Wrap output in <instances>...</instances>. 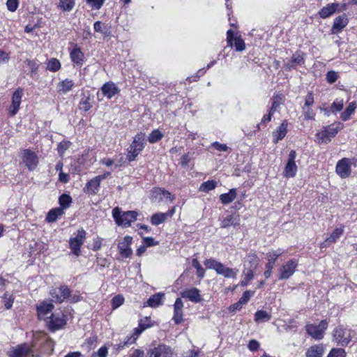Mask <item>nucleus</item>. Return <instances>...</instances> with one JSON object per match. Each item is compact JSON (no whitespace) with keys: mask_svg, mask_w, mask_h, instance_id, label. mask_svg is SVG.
<instances>
[{"mask_svg":"<svg viewBox=\"0 0 357 357\" xmlns=\"http://www.w3.org/2000/svg\"><path fill=\"white\" fill-rule=\"evenodd\" d=\"M71 145V143L68 141H63L58 144L57 151L58 153L62 155L63 153L68 150Z\"/></svg>","mask_w":357,"mask_h":357,"instance_id":"obj_54","label":"nucleus"},{"mask_svg":"<svg viewBox=\"0 0 357 357\" xmlns=\"http://www.w3.org/2000/svg\"><path fill=\"white\" fill-rule=\"evenodd\" d=\"M239 216L238 215H229L225 217L221 222L222 228H227L230 226H236L239 225Z\"/></svg>","mask_w":357,"mask_h":357,"instance_id":"obj_31","label":"nucleus"},{"mask_svg":"<svg viewBox=\"0 0 357 357\" xmlns=\"http://www.w3.org/2000/svg\"><path fill=\"white\" fill-rule=\"evenodd\" d=\"M254 294V291H245L242 296L240 298L239 301L243 305L245 304L250 299L251 296Z\"/></svg>","mask_w":357,"mask_h":357,"instance_id":"obj_58","label":"nucleus"},{"mask_svg":"<svg viewBox=\"0 0 357 357\" xmlns=\"http://www.w3.org/2000/svg\"><path fill=\"white\" fill-rule=\"evenodd\" d=\"M20 157L22 162L29 171L35 170L39 163L37 154L30 149H23L20 151Z\"/></svg>","mask_w":357,"mask_h":357,"instance_id":"obj_5","label":"nucleus"},{"mask_svg":"<svg viewBox=\"0 0 357 357\" xmlns=\"http://www.w3.org/2000/svg\"><path fill=\"white\" fill-rule=\"evenodd\" d=\"M305 54L301 51L296 52L291 59H286L284 61V68L286 70H291L292 69H295L298 66H302L304 64Z\"/></svg>","mask_w":357,"mask_h":357,"instance_id":"obj_11","label":"nucleus"},{"mask_svg":"<svg viewBox=\"0 0 357 357\" xmlns=\"http://www.w3.org/2000/svg\"><path fill=\"white\" fill-rule=\"evenodd\" d=\"M56 291L60 292V296H59V299L60 301H62V302L65 299H68L70 297V290L66 285L61 286L59 288H58V290Z\"/></svg>","mask_w":357,"mask_h":357,"instance_id":"obj_44","label":"nucleus"},{"mask_svg":"<svg viewBox=\"0 0 357 357\" xmlns=\"http://www.w3.org/2000/svg\"><path fill=\"white\" fill-rule=\"evenodd\" d=\"M348 24V19L346 15H342L337 17L333 22L332 27L333 33H337L340 32Z\"/></svg>","mask_w":357,"mask_h":357,"instance_id":"obj_25","label":"nucleus"},{"mask_svg":"<svg viewBox=\"0 0 357 357\" xmlns=\"http://www.w3.org/2000/svg\"><path fill=\"white\" fill-rule=\"evenodd\" d=\"M227 41L229 46L234 45L235 49L238 52L243 51L245 49V44L241 37L234 36V32L229 29L227 32Z\"/></svg>","mask_w":357,"mask_h":357,"instance_id":"obj_17","label":"nucleus"},{"mask_svg":"<svg viewBox=\"0 0 357 357\" xmlns=\"http://www.w3.org/2000/svg\"><path fill=\"white\" fill-rule=\"evenodd\" d=\"M163 135L159 130H154L151 132V133L148 137V140L150 143H155L160 141Z\"/></svg>","mask_w":357,"mask_h":357,"instance_id":"obj_47","label":"nucleus"},{"mask_svg":"<svg viewBox=\"0 0 357 357\" xmlns=\"http://www.w3.org/2000/svg\"><path fill=\"white\" fill-rule=\"evenodd\" d=\"M342 128L341 123H333L324 128L323 130L317 134L318 139L321 143H328L331 139Z\"/></svg>","mask_w":357,"mask_h":357,"instance_id":"obj_4","label":"nucleus"},{"mask_svg":"<svg viewBox=\"0 0 357 357\" xmlns=\"http://www.w3.org/2000/svg\"><path fill=\"white\" fill-rule=\"evenodd\" d=\"M93 29H94L95 31H96V32L106 33V31H105V26L103 27V24L100 21H97L94 23Z\"/></svg>","mask_w":357,"mask_h":357,"instance_id":"obj_63","label":"nucleus"},{"mask_svg":"<svg viewBox=\"0 0 357 357\" xmlns=\"http://www.w3.org/2000/svg\"><path fill=\"white\" fill-rule=\"evenodd\" d=\"M327 327L328 322L326 320H322L319 325L312 324H307L305 329L309 335L315 340H319L324 337V333Z\"/></svg>","mask_w":357,"mask_h":357,"instance_id":"obj_9","label":"nucleus"},{"mask_svg":"<svg viewBox=\"0 0 357 357\" xmlns=\"http://www.w3.org/2000/svg\"><path fill=\"white\" fill-rule=\"evenodd\" d=\"M149 327H150V325L148 324H145L143 322L142 320L140 321L139 324V326L138 328H136L135 329V333H134V335L133 336H135V337H136V339L137 338V337L144 331L146 330V328H148Z\"/></svg>","mask_w":357,"mask_h":357,"instance_id":"obj_52","label":"nucleus"},{"mask_svg":"<svg viewBox=\"0 0 357 357\" xmlns=\"http://www.w3.org/2000/svg\"><path fill=\"white\" fill-rule=\"evenodd\" d=\"M351 161L349 158H344L339 160L336 165V173L342 178H346L351 174Z\"/></svg>","mask_w":357,"mask_h":357,"instance_id":"obj_12","label":"nucleus"},{"mask_svg":"<svg viewBox=\"0 0 357 357\" xmlns=\"http://www.w3.org/2000/svg\"><path fill=\"white\" fill-rule=\"evenodd\" d=\"M314 104V96L312 92H309L305 98V106L309 107Z\"/></svg>","mask_w":357,"mask_h":357,"instance_id":"obj_64","label":"nucleus"},{"mask_svg":"<svg viewBox=\"0 0 357 357\" xmlns=\"http://www.w3.org/2000/svg\"><path fill=\"white\" fill-rule=\"evenodd\" d=\"M100 185V181L96 178V177H94L89 182H87L85 188H84V190L87 194L96 195L99 190Z\"/></svg>","mask_w":357,"mask_h":357,"instance_id":"obj_26","label":"nucleus"},{"mask_svg":"<svg viewBox=\"0 0 357 357\" xmlns=\"http://www.w3.org/2000/svg\"><path fill=\"white\" fill-rule=\"evenodd\" d=\"M283 253V251L281 249H278L277 250H273L267 253V259L268 263L266 265V271L264 272V276L266 279H268L272 272V269L273 268L275 260Z\"/></svg>","mask_w":357,"mask_h":357,"instance_id":"obj_14","label":"nucleus"},{"mask_svg":"<svg viewBox=\"0 0 357 357\" xmlns=\"http://www.w3.org/2000/svg\"><path fill=\"white\" fill-rule=\"evenodd\" d=\"M132 238L130 236H126L118 244V249L119 253L126 258L130 257L132 254V250L130 248Z\"/></svg>","mask_w":357,"mask_h":357,"instance_id":"obj_16","label":"nucleus"},{"mask_svg":"<svg viewBox=\"0 0 357 357\" xmlns=\"http://www.w3.org/2000/svg\"><path fill=\"white\" fill-rule=\"evenodd\" d=\"M23 96V89L18 88L13 94L12 103L10 107V114L11 116H14L17 114L19 110L20 105Z\"/></svg>","mask_w":357,"mask_h":357,"instance_id":"obj_18","label":"nucleus"},{"mask_svg":"<svg viewBox=\"0 0 357 357\" xmlns=\"http://www.w3.org/2000/svg\"><path fill=\"white\" fill-rule=\"evenodd\" d=\"M112 215L119 226L128 227L137 220L138 213L135 211L121 212L118 207L112 210Z\"/></svg>","mask_w":357,"mask_h":357,"instance_id":"obj_1","label":"nucleus"},{"mask_svg":"<svg viewBox=\"0 0 357 357\" xmlns=\"http://www.w3.org/2000/svg\"><path fill=\"white\" fill-rule=\"evenodd\" d=\"M192 265L197 270L196 274L198 278H202L204 277L205 271L200 265L199 261L197 259H194L192 261Z\"/></svg>","mask_w":357,"mask_h":357,"instance_id":"obj_50","label":"nucleus"},{"mask_svg":"<svg viewBox=\"0 0 357 357\" xmlns=\"http://www.w3.org/2000/svg\"><path fill=\"white\" fill-rule=\"evenodd\" d=\"M162 296L163 294H156L151 296L147 301L148 305L153 307L159 306L160 305H161V300Z\"/></svg>","mask_w":357,"mask_h":357,"instance_id":"obj_43","label":"nucleus"},{"mask_svg":"<svg viewBox=\"0 0 357 357\" xmlns=\"http://www.w3.org/2000/svg\"><path fill=\"white\" fill-rule=\"evenodd\" d=\"M346 353L344 351V349L341 348H334L332 349L328 354L327 357H345Z\"/></svg>","mask_w":357,"mask_h":357,"instance_id":"obj_51","label":"nucleus"},{"mask_svg":"<svg viewBox=\"0 0 357 357\" xmlns=\"http://www.w3.org/2000/svg\"><path fill=\"white\" fill-rule=\"evenodd\" d=\"M63 213V208H61L60 207L53 208L48 212L47 217H46V220L48 222H54L57 220V218L59 216L62 215Z\"/></svg>","mask_w":357,"mask_h":357,"instance_id":"obj_37","label":"nucleus"},{"mask_svg":"<svg viewBox=\"0 0 357 357\" xmlns=\"http://www.w3.org/2000/svg\"><path fill=\"white\" fill-rule=\"evenodd\" d=\"M165 195H169V192L162 188H155L152 190L151 199L153 202H160Z\"/></svg>","mask_w":357,"mask_h":357,"instance_id":"obj_35","label":"nucleus"},{"mask_svg":"<svg viewBox=\"0 0 357 357\" xmlns=\"http://www.w3.org/2000/svg\"><path fill=\"white\" fill-rule=\"evenodd\" d=\"M259 261L258 257L255 253L249 254L245 261V268L255 271L258 266Z\"/></svg>","mask_w":357,"mask_h":357,"instance_id":"obj_27","label":"nucleus"},{"mask_svg":"<svg viewBox=\"0 0 357 357\" xmlns=\"http://www.w3.org/2000/svg\"><path fill=\"white\" fill-rule=\"evenodd\" d=\"M183 303L180 298H177L174 305V317L173 320L175 324H178L183 321Z\"/></svg>","mask_w":357,"mask_h":357,"instance_id":"obj_23","label":"nucleus"},{"mask_svg":"<svg viewBox=\"0 0 357 357\" xmlns=\"http://www.w3.org/2000/svg\"><path fill=\"white\" fill-rule=\"evenodd\" d=\"M181 295L183 298H186L195 303H199L202 300L200 291L195 287L185 289L181 293Z\"/></svg>","mask_w":357,"mask_h":357,"instance_id":"obj_21","label":"nucleus"},{"mask_svg":"<svg viewBox=\"0 0 357 357\" xmlns=\"http://www.w3.org/2000/svg\"><path fill=\"white\" fill-rule=\"evenodd\" d=\"M48 321V327L51 331H56L66 324L65 315L62 312L51 313Z\"/></svg>","mask_w":357,"mask_h":357,"instance_id":"obj_10","label":"nucleus"},{"mask_svg":"<svg viewBox=\"0 0 357 357\" xmlns=\"http://www.w3.org/2000/svg\"><path fill=\"white\" fill-rule=\"evenodd\" d=\"M59 203L61 206L60 208H63V210L64 208H68L72 203V198L67 194H63L59 197Z\"/></svg>","mask_w":357,"mask_h":357,"instance_id":"obj_42","label":"nucleus"},{"mask_svg":"<svg viewBox=\"0 0 357 357\" xmlns=\"http://www.w3.org/2000/svg\"><path fill=\"white\" fill-rule=\"evenodd\" d=\"M236 190L235 188H232L229 190L227 193L222 194L220 196V200L225 205L229 204L236 199Z\"/></svg>","mask_w":357,"mask_h":357,"instance_id":"obj_34","label":"nucleus"},{"mask_svg":"<svg viewBox=\"0 0 357 357\" xmlns=\"http://www.w3.org/2000/svg\"><path fill=\"white\" fill-rule=\"evenodd\" d=\"M143 243L146 247H151L158 245V242L155 241L152 237H145L143 238Z\"/></svg>","mask_w":357,"mask_h":357,"instance_id":"obj_61","label":"nucleus"},{"mask_svg":"<svg viewBox=\"0 0 357 357\" xmlns=\"http://www.w3.org/2000/svg\"><path fill=\"white\" fill-rule=\"evenodd\" d=\"M297 172V166L295 162H287L284 170L285 177H294Z\"/></svg>","mask_w":357,"mask_h":357,"instance_id":"obj_38","label":"nucleus"},{"mask_svg":"<svg viewBox=\"0 0 357 357\" xmlns=\"http://www.w3.org/2000/svg\"><path fill=\"white\" fill-rule=\"evenodd\" d=\"M149 357H172V349L165 345L160 344L148 351Z\"/></svg>","mask_w":357,"mask_h":357,"instance_id":"obj_15","label":"nucleus"},{"mask_svg":"<svg viewBox=\"0 0 357 357\" xmlns=\"http://www.w3.org/2000/svg\"><path fill=\"white\" fill-rule=\"evenodd\" d=\"M344 107V102L343 100H336L333 102V103L331 105V110L333 112H340L343 109Z\"/></svg>","mask_w":357,"mask_h":357,"instance_id":"obj_56","label":"nucleus"},{"mask_svg":"<svg viewBox=\"0 0 357 357\" xmlns=\"http://www.w3.org/2000/svg\"><path fill=\"white\" fill-rule=\"evenodd\" d=\"M124 302V298L121 295H117L114 296L112 300V307L114 309H116L119 307H120Z\"/></svg>","mask_w":357,"mask_h":357,"instance_id":"obj_55","label":"nucleus"},{"mask_svg":"<svg viewBox=\"0 0 357 357\" xmlns=\"http://www.w3.org/2000/svg\"><path fill=\"white\" fill-rule=\"evenodd\" d=\"M100 90L102 94L108 99L112 98L120 92L119 88L112 82L105 83Z\"/></svg>","mask_w":357,"mask_h":357,"instance_id":"obj_20","label":"nucleus"},{"mask_svg":"<svg viewBox=\"0 0 357 357\" xmlns=\"http://www.w3.org/2000/svg\"><path fill=\"white\" fill-rule=\"evenodd\" d=\"M33 345L22 344L8 351V357H33Z\"/></svg>","mask_w":357,"mask_h":357,"instance_id":"obj_8","label":"nucleus"},{"mask_svg":"<svg viewBox=\"0 0 357 357\" xmlns=\"http://www.w3.org/2000/svg\"><path fill=\"white\" fill-rule=\"evenodd\" d=\"M135 340H136V337H135L134 336L129 337H128L126 341H124V342H120L119 344H118L116 345V349L119 350L122 349L127 344H132L133 342H135Z\"/></svg>","mask_w":357,"mask_h":357,"instance_id":"obj_59","label":"nucleus"},{"mask_svg":"<svg viewBox=\"0 0 357 357\" xmlns=\"http://www.w3.org/2000/svg\"><path fill=\"white\" fill-rule=\"evenodd\" d=\"M29 66V69L32 73H36L38 68V65L34 61L29 59H26L24 61Z\"/></svg>","mask_w":357,"mask_h":357,"instance_id":"obj_62","label":"nucleus"},{"mask_svg":"<svg viewBox=\"0 0 357 357\" xmlns=\"http://www.w3.org/2000/svg\"><path fill=\"white\" fill-rule=\"evenodd\" d=\"M54 305L50 302H43L37 307L38 317L40 319H49V314H51Z\"/></svg>","mask_w":357,"mask_h":357,"instance_id":"obj_22","label":"nucleus"},{"mask_svg":"<svg viewBox=\"0 0 357 357\" xmlns=\"http://www.w3.org/2000/svg\"><path fill=\"white\" fill-rule=\"evenodd\" d=\"M175 213V207H172L166 213H156L151 218V222L153 225H159L165 222L168 218H171Z\"/></svg>","mask_w":357,"mask_h":357,"instance_id":"obj_19","label":"nucleus"},{"mask_svg":"<svg viewBox=\"0 0 357 357\" xmlns=\"http://www.w3.org/2000/svg\"><path fill=\"white\" fill-rule=\"evenodd\" d=\"M86 238V231L83 228H80L77 231V234L75 237L70 238L69 240V247L73 254L76 256H79L81 252V247L84 244Z\"/></svg>","mask_w":357,"mask_h":357,"instance_id":"obj_7","label":"nucleus"},{"mask_svg":"<svg viewBox=\"0 0 357 357\" xmlns=\"http://www.w3.org/2000/svg\"><path fill=\"white\" fill-rule=\"evenodd\" d=\"M70 59L73 62L78 66H82L84 54L81 50L75 46L70 52Z\"/></svg>","mask_w":357,"mask_h":357,"instance_id":"obj_29","label":"nucleus"},{"mask_svg":"<svg viewBox=\"0 0 357 357\" xmlns=\"http://www.w3.org/2000/svg\"><path fill=\"white\" fill-rule=\"evenodd\" d=\"M75 5V0H59L57 7L63 12H70Z\"/></svg>","mask_w":357,"mask_h":357,"instance_id":"obj_36","label":"nucleus"},{"mask_svg":"<svg viewBox=\"0 0 357 357\" xmlns=\"http://www.w3.org/2000/svg\"><path fill=\"white\" fill-rule=\"evenodd\" d=\"M333 339L337 344L347 346L351 340V331L343 326H339L333 331Z\"/></svg>","mask_w":357,"mask_h":357,"instance_id":"obj_6","label":"nucleus"},{"mask_svg":"<svg viewBox=\"0 0 357 357\" xmlns=\"http://www.w3.org/2000/svg\"><path fill=\"white\" fill-rule=\"evenodd\" d=\"M287 132V123L286 121H284L279 128L273 132V135L275 137L274 142L277 143L279 140L282 139Z\"/></svg>","mask_w":357,"mask_h":357,"instance_id":"obj_28","label":"nucleus"},{"mask_svg":"<svg viewBox=\"0 0 357 357\" xmlns=\"http://www.w3.org/2000/svg\"><path fill=\"white\" fill-rule=\"evenodd\" d=\"M3 301L4 303V306L6 309H10L13 306V303L14 301V296L8 292H6L3 297Z\"/></svg>","mask_w":357,"mask_h":357,"instance_id":"obj_49","label":"nucleus"},{"mask_svg":"<svg viewBox=\"0 0 357 357\" xmlns=\"http://www.w3.org/2000/svg\"><path fill=\"white\" fill-rule=\"evenodd\" d=\"M217 182L214 180H209L201 184L199 190L201 192H208L215 189L217 186Z\"/></svg>","mask_w":357,"mask_h":357,"instance_id":"obj_41","label":"nucleus"},{"mask_svg":"<svg viewBox=\"0 0 357 357\" xmlns=\"http://www.w3.org/2000/svg\"><path fill=\"white\" fill-rule=\"evenodd\" d=\"M92 107L89 96H84L79 102V108L84 112L89 111Z\"/></svg>","mask_w":357,"mask_h":357,"instance_id":"obj_46","label":"nucleus"},{"mask_svg":"<svg viewBox=\"0 0 357 357\" xmlns=\"http://www.w3.org/2000/svg\"><path fill=\"white\" fill-rule=\"evenodd\" d=\"M6 6H7L8 9L10 11L14 12L17 8L18 1L17 0H7Z\"/></svg>","mask_w":357,"mask_h":357,"instance_id":"obj_60","label":"nucleus"},{"mask_svg":"<svg viewBox=\"0 0 357 357\" xmlns=\"http://www.w3.org/2000/svg\"><path fill=\"white\" fill-rule=\"evenodd\" d=\"M204 265L207 268L215 270L218 275L226 278H236L238 272V270L226 267L221 262L213 259H206Z\"/></svg>","mask_w":357,"mask_h":357,"instance_id":"obj_2","label":"nucleus"},{"mask_svg":"<svg viewBox=\"0 0 357 357\" xmlns=\"http://www.w3.org/2000/svg\"><path fill=\"white\" fill-rule=\"evenodd\" d=\"M337 78L338 75L335 71L330 70L326 74V80L330 84L335 82Z\"/></svg>","mask_w":357,"mask_h":357,"instance_id":"obj_57","label":"nucleus"},{"mask_svg":"<svg viewBox=\"0 0 357 357\" xmlns=\"http://www.w3.org/2000/svg\"><path fill=\"white\" fill-rule=\"evenodd\" d=\"M356 108V103L355 102H350L346 109L342 113L341 119L344 121L349 120Z\"/></svg>","mask_w":357,"mask_h":357,"instance_id":"obj_39","label":"nucleus"},{"mask_svg":"<svg viewBox=\"0 0 357 357\" xmlns=\"http://www.w3.org/2000/svg\"><path fill=\"white\" fill-rule=\"evenodd\" d=\"M343 227L336 228L333 233L320 245L321 248H326L331 243H335L337 240L343 234Z\"/></svg>","mask_w":357,"mask_h":357,"instance_id":"obj_24","label":"nucleus"},{"mask_svg":"<svg viewBox=\"0 0 357 357\" xmlns=\"http://www.w3.org/2000/svg\"><path fill=\"white\" fill-rule=\"evenodd\" d=\"M297 266L298 262L296 259H291L288 261L280 268V274L278 278L279 280H283L289 278L294 273Z\"/></svg>","mask_w":357,"mask_h":357,"instance_id":"obj_13","label":"nucleus"},{"mask_svg":"<svg viewBox=\"0 0 357 357\" xmlns=\"http://www.w3.org/2000/svg\"><path fill=\"white\" fill-rule=\"evenodd\" d=\"M61 68V63L56 59H51L47 66V68L52 72H56Z\"/></svg>","mask_w":357,"mask_h":357,"instance_id":"obj_48","label":"nucleus"},{"mask_svg":"<svg viewBox=\"0 0 357 357\" xmlns=\"http://www.w3.org/2000/svg\"><path fill=\"white\" fill-rule=\"evenodd\" d=\"M74 82L72 79H66L58 84V92L59 93H66L72 90Z\"/></svg>","mask_w":357,"mask_h":357,"instance_id":"obj_33","label":"nucleus"},{"mask_svg":"<svg viewBox=\"0 0 357 357\" xmlns=\"http://www.w3.org/2000/svg\"><path fill=\"white\" fill-rule=\"evenodd\" d=\"M271 315L264 310H258L255 314V321L256 322H265L271 319Z\"/></svg>","mask_w":357,"mask_h":357,"instance_id":"obj_40","label":"nucleus"},{"mask_svg":"<svg viewBox=\"0 0 357 357\" xmlns=\"http://www.w3.org/2000/svg\"><path fill=\"white\" fill-rule=\"evenodd\" d=\"M86 2L92 8L99 10L103 5L105 0H86Z\"/></svg>","mask_w":357,"mask_h":357,"instance_id":"obj_53","label":"nucleus"},{"mask_svg":"<svg viewBox=\"0 0 357 357\" xmlns=\"http://www.w3.org/2000/svg\"><path fill=\"white\" fill-rule=\"evenodd\" d=\"M339 7L338 3H329L326 6H324L319 11V15L321 18H326L335 13L336 10Z\"/></svg>","mask_w":357,"mask_h":357,"instance_id":"obj_30","label":"nucleus"},{"mask_svg":"<svg viewBox=\"0 0 357 357\" xmlns=\"http://www.w3.org/2000/svg\"><path fill=\"white\" fill-rule=\"evenodd\" d=\"M243 275L245 276V278L241 282L240 284L242 287H245L248 285V282L253 279L254 271L244 268Z\"/></svg>","mask_w":357,"mask_h":357,"instance_id":"obj_45","label":"nucleus"},{"mask_svg":"<svg viewBox=\"0 0 357 357\" xmlns=\"http://www.w3.org/2000/svg\"><path fill=\"white\" fill-rule=\"evenodd\" d=\"M146 144L145 134H137L128 149V160L131 162L139 154Z\"/></svg>","mask_w":357,"mask_h":357,"instance_id":"obj_3","label":"nucleus"},{"mask_svg":"<svg viewBox=\"0 0 357 357\" xmlns=\"http://www.w3.org/2000/svg\"><path fill=\"white\" fill-rule=\"evenodd\" d=\"M324 349L322 345H313L306 351V357H322Z\"/></svg>","mask_w":357,"mask_h":357,"instance_id":"obj_32","label":"nucleus"}]
</instances>
